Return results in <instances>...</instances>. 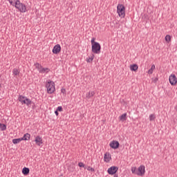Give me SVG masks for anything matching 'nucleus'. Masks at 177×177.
I'll return each mask as SVG.
<instances>
[{
  "instance_id": "f257e3e1",
  "label": "nucleus",
  "mask_w": 177,
  "mask_h": 177,
  "mask_svg": "<svg viewBox=\"0 0 177 177\" xmlns=\"http://www.w3.org/2000/svg\"><path fill=\"white\" fill-rule=\"evenodd\" d=\"M15 7L16 8V9H18V10H19V12H21V13H26V11L27 10L26 5L21 3L19 0L16 1Z\"/></svg>"
},
{
  "instance_id": "f03ea898",
  "label": "nucleus",
  "mask_w": 177,
  "mask_h": 177,
  "mask_svg": "<svg viewBox=\"0 0 177 177\" xmlns=\"http://www.w3.org/2000/svg\"><path fill=\"white\" fill-rule=\"evenodd\" d=\"M117 13L120 17H125V6L118 4L117 6Z\"/></svg>"
},
{
  "instance_id": "7ed1b4c3",
  "label": "nucleus",
  "mask_w": 177,
  "mask_h": 177,
  "mask_svg": "<svg viewBox=\"0 0 177 177\" xmlns=\"http://www.w3.org/2000/svg\"><path fill=\"white\" fill-rule=\"evenodd\" d=\"M46 88H47V92L48 93H49L50 95H51V93H53V92H55V82H52V81H49L46 83Z\"/></svg>"
},
{
  "instance_id": "20e7f679",
  "label": "nucleus",
  "mask_w": 177,
  "mask_h": 177,
  "mask_svg": "<svg viewBox=\"0 0 177 177\" xmlns=\"http://www.w3.org/2000/svg\"><path fill=\"white\" fill-rule=\"evenodd\" d=\"M101 49L102 46L99 43H95L93 44V46H91V50L93 53H95V55H99L100 53Z\"/></svg>"
},
{
  "instance_id": "39448f33",
  "label": "nucleus",
  "mask_w": 177,
  "mask_h": 177,
  "mask_svg": "<svg viewBox=\"0 0 177 177\" xmlns=\"http://www.w3.org/2000/svg\"><path fill=\"white\" fill-rule=\"evenodd\" d=\"M169 81L172 86H175V85H176L177 84L176 75H175L174 74L170 75L169 77Z\"/></svg>"
},
{
  "instance_id": "423d86ee",
  "label": "nucleus",
  "mask_w": 177,
  "mask_h": 177,
  "mask_svg": "<svg viewBox=\"0 0 177 177\" xmlns=\"http://www.w3.org/2000/svg\"><path fill=\"white\" fill-rule=\"evenodd\" d=\"M118 171V167L112 166L108 169L107 172L109 175H115Z\"/></svg>"
},
{
  "instance_id": "0eeeda50",
  "label": "nucleus",
  "mask_w": 177,
  "mask_h": 177,
  "mask_svg": "<svg viewBox=\"0 0 177 177\" xmlns=\"http://www.w3.org/2000/svg\"><path fill=\"white\" fill-rule=\"evenodd\" d=\"M145 172H146V170H145V166L141 165L137 169L136 175H138V176H143Z\"/></svg>"
},
{
  "instance_id": "6e6552de",
  "label": "nucleus",
  "mask_w": 177,
  "mask_h": 177,
  "mask_svg": "<svg viewBox=\"0 0 177 177\" xmlns=\"http://www.w3.org/2000/svg\"><path fill=\"white\" fill-rule=\"evenodd\" d=\"M61 51L62 46H60V44H56L53 48V53H54V55H58Z\"/></svg>"
},
{
  "instance_id": "1a4fd4ad",
  "label": "nucleus",
  "mask_w": 177,
  "mask_h": 177,
  "mask_svg": "<svg viewBox=\"0 0 177 177\" xmlns=\"http://www.w3.org/2000/svg\"><path fill=\"white\" fill-rule=\"evenodd\" d=\"M109 146L111 147V149H118V147H120V142H118V141L113 140L109 144Z\"/></svg>"
},
{
  "instance_id": "9d476101",
  "label": "nucleus",
  "mask_w": 177,
  "mask_h": 177,
  "mask_svg": "<svg viewBox=\"0 0 177 177\" xmlns=\"http://www.w3.org/2000/svg\"><path fill=\"white\" fill-rule=\"evenodd\" d=\"M35 142L37 146H41L44 143L42 141V138H41L39 136H36Z\"/></svg>"
},
{
  "instance_id": "9b49d317",
  "label": "nucleus",
  "mask_w": 177,
  "mask_h": 177,
  "mask_svg": "<svg viewBox=\"0 0 177 177\" xmlns=\"http://www.w3.org/2000/svg\"><path fill=\"white\" fill-rule=\"evenodd\" d=\"M12 75L14 77H19V75H20V70L15 68L13 70H12Z\"/></svg>"
},
{
  "instance_id": "f8f14e48",
  "label": "nucleus",
  "mask_w": 177,
  "mask_h": 177,
  "mask_svg": "<svg viewBox=\"0 0 177 177\" xmlns=\"http://www.w3.org/2000/svg\"><path fill=\"white\" fill-rule=\"evenodd\" d=\"M26 102L25 104H26L28 107H31L32 104H33V106H35V104L32 102V101H31V100H30L29 98L26 97Z\"/></svg>"
},
{
  "instance_id": "ddd939ff",
  "label": "nucleus",
  "mask_w": 177,
  "mask_h": 177,
  "mask_svg": "<svg viewBox=\"0 0 177 177\" xmlns=\"http://www.w3.org/2000/svg\"><path fill=\"white\" fill-rule=\"evenodd\" d=\"M31 138V135L30 133H26L24 135L22 138H21V140H30V138Z\"/></svg>"
},
{
  "instance_id": "4468645a",
  "label": "nucleus",
  "mask_w": 177,
  "mask_h": 177,
  "mask_svg": "<svg viewBox=\"0 0 177 177\" xmlns=\"http://www.w3.org/2000/svg\"><path fill=\"white\" fill-rule=\"evenodd\" d=\"M22 174L25 176L28 175V174H30V169L28 167H24L22 169Z\"/></svg>"
},
{
  "instance_id": "2eb2a0df",
  "label": "nucleus",
  "mask_w": 177,
  "mask_h": 177,
  "mask_svg": "<svg viewBox=\"0 0 177 177\" xmlns=\"http://www.w3.org/2000/svg\"><path fill=\"white\" fill-rule=\"evenodd\" d=\"M138 64H134L130 66V70L131 71H138Z\"/></svg>"
},
{
  "instance_id": "dca6fc26",
  "label": "nucleus",
  "mask_w": 177,
  "mask_h": 177,
  "mask_svg": "<svg viewBox=\"0 0 177 177\" xmlns=\"http://www.w3.org/2000/svg\"><path fill=\"white\" fill-rule=\"evenodd\" d=\"M35 68L37 69L39 73H41V70L42 69V65H41V64H39V63L35 64Z\"/></svg>"
},
{
  "instance_id": "f3484780",
  "label": "nucleus",
  "mask_w": 177,
  "mask_h": 177,
  "mask_svg": "<svg viewBox=\"0 0 177 177\" xmlns=\"http://www.w3.org/2000/svg\"><path fill=\"white\" fill-rule=\"evenodd\" d=\"M49 71H50V69H49L48 68H41V70L40 71V73L41 74H45V73H49Z\"/></svg>"
},
{
  "instance_id": "a211bd4d",
  "label": "nucleus",
  "mask_w": 177,
  "mask_h": 177,
  "mask_svg": "<svg viewBox=\"0 0 177 177\" xmlns=\"http://www.w3.org/2000/svg\"><path fill=\"white\" fill-rule=\"evenodd\" d=\"M94 95H95V91H89L86 96L87 99H91V97H93V96Z\"/></svg>"
},
{
  "instance_id": "6ab92c4d",
  "label": "nucleus",
  "mask_w": 177,
  "mask_h": 177,
  "mask_svg": "<svg viewBox=\"0 0 177 177\" xmlns=\"http://www.w3.org/2000/svg\"><path fill=\"white\" fill-rule=\"evenodd\" d=\"M120 121H127V113H123L120 116Z\"/></svg>"
},
{
  "instance_id": "aec40b11",
  "label": "nucleus",
  "mask_w": 177,
  "mask_h": 177,
  "mask_svg": "<svg viewBox=\"0 0 177 177\" xmlns=\"http://www.w3.org/2000/svg\"><path fill=\"white\" fill-rule=\"evenodd\" d=\"M21 138H15L12 140V143L14 145H17V143H20V142H21Z\"/></svg>"
},
{
  "instance_id": "412c9836",
  "label": "nucleus",
  "mask_w": 177,
  "mask_h": 177,
  "mask_svg": "<svg viewBox=\"0 0 177 177\" xmlns=\"http://www.w3.org/2000/svg\"><path fill=\"white\" fill-rule=\"evenodd\" d=\"M1 131H6V124L0 123Z\"/></svg>"
},
{
  "instance_id": "4be33fe9",
  "label": "nucleus",
  "mask_w": 177,
  "mask_h": 177,
  "mask_svg": "<svg viewBox=\"0 0 177 177\" xmlns=\"http://www.w3.org/2000/svg\"><path fill=\"white\" fill-rule=\"evenodd\" d=\"M94 57H95V55H93L91 57L87 58L86 59L87 63H92V62L93 61Z\"/></svg>"
},
{
  "instance_id": "5701e85b",
  "label": "nucleus",
  "mask_w": 177,
  "mask_h": 177,
  "mask_svg": "<svg viewBox=\"0 0 177 177\" xmlns=\"http://www.w3.org/2000/svg\"><path fill=\"white\" fill-rule=\"evenodd\" d=\"M156 68V66L153 64L151 66V68L148 71V74H153V70Z\"/></svg>"
},
{
  "instance_id": "b1692460",
  "label": "nucleus",
  "mask_w": 177,
  "mask_h": 177,
  "mask_svg": "<svg viewBox=\"0 0 177 177\" xmlns=\"http://www.w3.org/2000/svg\"><path fill=\"white\" fill-rule=\"evenodd\" d=\"M131 172L132 174L136 175V174L138 173V168H136V167H131Z\"/></svg>"
},
{
  "instance_id": "393cba45",
  "label": "nucleus",
  "mask_w": 177,
  "mask_h": 177,
  "mask_svg": "<svg viewBox=\"0 0 177 177\" xmlns=\"http://www.w3.org/2000/svg\"><path fill=\"white\" fill-rule=\"evenodd\" d=\"M165 41L166 42H167L168 44H169V42H171V36L169 35H167L165 37Z\"/></svg>"
},
{
  "instance_id": "a878e982",
  "label": "nucleus",
  "mask_w": 177,
  "mask_h": 177,
  "mask_svg": "<svg viewBox=\"0 0 177 177\" xmlns=\"http://www.w3.org/2000/svg\"><path fill=\"white\" fill-rule=\"evenodd\" d=\"M104 161H105V162H109V161H110V159H109V155H107V153L104 154Z\"/></svg>"
},
{
  "instance_id": "bb28decb",
  "label": "nucleus",
  "mask_w": 177,
  "mask_h": 177,
  "mask_svg": "<svg viewBox=\"0 0 177 177\" xmlns=\"http://www.w3.org/2000/svg\"><path fill=\"white\" fill-rule=\"evenodd\" d=\"M156 120V115L154 114H151L149 115V121H154Z\"/></svg>"
},
{
  "instance_id": "cd10ccee",
  "label": "nucleus",
  "mask_w": 177,
  "mask_h": 177,
  "mask_svg": "<svg viewBox=\"0 0 177 177\" xmlns=\"http://www.w3.org/2000/svg\"><path fill=\"white\" fill-rule=\"evenodd\" d=\"M19 1V0H8L9 3H10V5H12V6H15V5L16 4V1Z\"/></svg>"
},
{
  "instance_id": "c85d7f7f",
  "label": "nucleus",
  "mask_w": 177,
  "mask_h": 177,
  "mask_svg": "<svg viewBox=\"0 0 177 177\" xmlns=\"http://www.w3.org/2000/svg\"><path fill=\"white\" fill-rule=\"evenodd\" d=\"M26 97H26V96L19 95V101L21 102H22L23 100H26Z\"/></svg>"
},
{
  "instance_id": "c756f323",
  "label": "nucleus",
  "mask_w": 177,
  "mask_h": 177,
  "mask_svg": "<svg viewBox=\"0 0 177 177\" xmlns=\"http://www.w3.org/2000/svg\"><path fill=\"white\" fill-rule=\"evenodd\" d=\"M78 165L80 168H85V165L82 162H80Z\"/></svg>"
},
{
  "instance_id": "7c9ffc66",
  "label": "nucleus",
  "mask_w": 177,
  "mask_h": 177,
  "mask_svg": "<svg viewBox=\"0 0 177 177\" xmlns=\"http://www.w3.org/2000/svg\"><path fill=\"white\" fill-rule=\"evenodd\" d=\"M87 171H91V172H95V169H93V167H91V166H88L87 167Z\"/></svg>"
},
{
  "instance_id": "2f4dec72",
  "label": "nucleus",
  "mask_w": 177,
  "mask_h": 177,
  "mask_svg": "<svg viewBox=\"0 0 177 177\" xmlns=\"http://www.w3.org/2000/svg\"><path fill=\"white\" fill-rule=\"evenodd\" d=\"M95 37H93L92 39H91V46L95 45V44H97L98 42L97 41H95Z\"/></svg>"
},
{
  "instance_id": "473e14b6",
  "label": "nucleus",
  "mask_w": 177,
  "mask_h": 177,
  "mask_svg": "<svg viewBox=\"0 0 177 177\" xmlns=\"http://www.w3.org/2000/svg\"><path fill=\"white\" fill-rule=\"evenodd\" d=\"M57 111H63V107H62V106H58V107L57 108Z\"/></svg>"
},
{
  "instance_id": "72a5a7b5",
  "label": "nucleus",
  "mask_w": 177,
  "mask_h": 177,
  "mask_svg": "<svg viewBox=\"0 0 177 177\" xmlns=\"http://www.w3.org/2000/svg\"><path fill=\"white\" fill-rule=\"evenodd\" d=\"M27 99V97L26 98H25V100H22V102H21L22 104H26V100Z\"/></svg>"
},
{
  "instance_id": "f704fd0d",
  "label": "nucleus",
  "mask_w": 177,
  "mask_h": 177,
  "mask_svg": "<svg viewBox=\"0 0 177 177\" xmlns=\"http://www.w3.org/2000/svg\"><path fill=\"white\" fill-rule=\"evenodd\" d=\"M61 92H62V93H66V89H64V88H62V90H61Z\"/></svg>"
},
{
  "instance_id": "c9c22d12",
  "label": "nucleus",
  "mask_w": 177,
  "mask_h": 177,
  "mask_svg": "<svg viewBox=\"0 0 177 177\" xmlns=\"http://www.w3.org/2000/svg\"><path fill=\"white\" fill-rule=\"evenodd\" d=\"M55 114L56 115H59V111L56 110V111H55Z\"/></svg>"
},
{
  "instance_id": "e433bc0d",
  "label": "nucleus",
  "mask_w": 177,
  "mask_h": 177,
  "mask_svg": "<svg viewBox=\"0 0 177 177\" xmlns=\"http://www.w3.org/2000/svg\"><path fill=\"white\" fill-rule=\"evenodd\" d=\"M113 177H118V175L115 174V175L113 176Z\"/></svg>"
},
{
  "instance_id": "4c0bfd02",
  "label": "nucleus",
  "mask_w": 177,
  "mask_h": 177,
  "mask_svg": "<svg viewBox=\"0 0 177 177\" xmlns=\"http://www.w3.org/2000/svg\"><path fill=\"white\" fill-rule=\"evenodd\" d=\"M175 110H176V111H177V106H175Z\"/></svg>"
},
{
  "instance_id": "58836bf2",
  "label": "nucleus",
  "mask_w": 177,
  "mask_h": 177,
  "mask_svg": "<svg viewBox=\"0 0 177 177\" xmlns=\"http://www.w3.org/2000/svg\"><path fill=\"white\" fill-rule=\"evenodd\" d=\"M158 79L155 80V81H158Z\"/></svg>"
}]
</instances>
